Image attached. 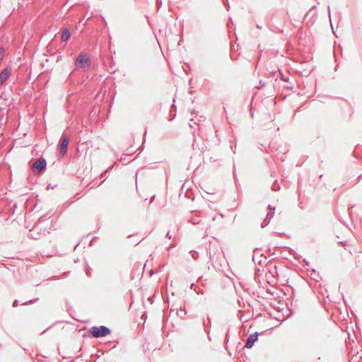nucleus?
<instances>
[{
  "label": "nucleus",
  "mask_w": 362,
  "mask_h": 362,
  "mask_svg": "<svg viewBox=\"0 0 362 362\" xmlns=\"http://www.w3.org/2000/svg\"><path fill=\"white\" fill-rule=\"evenodd\" d=\"M90 333L93 337H105L110 334V330L105 326H94L90 329Z\"/></svg>",
  "instance_id": "1"
},
{
  "label": "nucleus",
  "mask_w": 362,
  "mask_h": 362,
  "mask_svg": "<svg viewBox=\"0 0 362 362\" xmlns=\"http://www.w3.org/2000/svg\"><path fill=\"white\" fill-rule=\"evenodd\" d=\"M75 64L80 68L88 67L89 66V59L86 54H81L76 60Z\"/></svg>",
  "instance_id": "2"
},
{
  "label": "nucleus",
  "mask_w": 362,
  "mask_h": 362,
  "mask_svg": "<svg viewBox=\"0 0 362 362\" xmlns=\"http://www.w3.org/2000/svg\"><path fill=\"white\" fill-rule=\"evenodd\" d=\"M46 167V161L45 159H37L33 164V168L34 170H37V173H41Z\"/></svg>",
  "instance_id": "3"
},
{
  "label": "nucleus",
  "mask_w": 362,
  "mask_h": 362,
  "mask_svg": "<svg viewBox=\"0 0 362 362\" xmlns=\"http://www.w3.org/2000/svg\"><path fill=\"white\" fill-rule=\"evenodd\" d=\"M69 144V139L66 136H63L62 138V143L59 148V153L61 156H63L66 151Z\"/></svg>",
  "instance_id": "4"
},
{
  "label": "nucleus",
  "mask_w": 362,
  "mask_h": 362,
  "mask_svg": "<svg viewBox=\"0 0 362 362\" xmlns=\"http://www.w3.org/2000/svg\"><path fill=\"white\" fill-rule=\"evenodd\" d=\"M11 69L10 68L4 69L0 73V86L3 85L4 83L8 78L11 75Z\"/></svg>",
  "instance_id": "5"
},
{
  "label": "nucleus",
  "mask_w": 362,
  "mask_h": 362,
  "mask_svg": "<svg viewBox=\"0 0 362 362\" xmlns=\"http://www.w3.org/2000/svg\"><path fill=\"white\" fill-rule=\"evenodd\" d=\"M258 339V334L257 332H255V333H252L251 334H250V336L248 337L247 339V342H246V344H245V346L247 348V349H250L254 343Z\"/></svg>",
  "instance_id": "6"
},
{
  "label": "nucleus",
  "mask_w": 362,
  "mask_h": 362,
  "mask_svg": "<svg viewBox=\"0 0 362 362\" xmlns=\"http://www.w3.org/2000/svg\"><path fill=\"white\" fill-rule=\"evenodd\" d=\"M70 37V33L68 29H64L62 35V40L66 41Z\"/></svg>",
  "instance_id": "7"
},
{
  "label": "nucleus",
  "mask_w": 362,
  "mask_h": 362,
  "mask_svg": "<svg viewBox=\"0 0 362 362\" xmlns=\"http://www.w3.org/2000/svg\"><path fill=\"white\" fill-rule=\"evenodd\" d=\"M4 54V49L2 48L0 49V59H2Z\"/></svg>",
  "instance_id": "8"
}]
</instances>
